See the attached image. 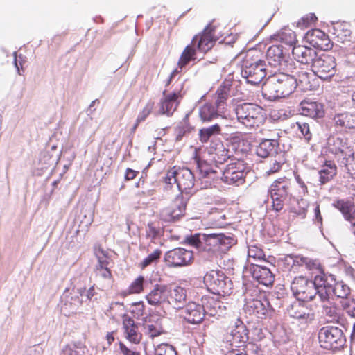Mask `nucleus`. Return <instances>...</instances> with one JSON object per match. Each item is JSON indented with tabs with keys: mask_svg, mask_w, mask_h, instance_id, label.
Returning <instances> with one entry per match:
<instances>
[{
	"mask_svg": "<svg viewBox=\"0 0 355 355\" xmlns=\"http://www.w3.org/2000/svg\"><path fill=\"white\" fill-rule=\"evenodd\" d=\"M297 86L293 76L284 73H275L270 76L262 87V94L268 100L273 101L285 98L291 94Z\"/></svg>",
	"mask_w": 355,
	"mask_h": 355,
	"instance_id": "f257e3e1",
	"label": "nucleus"
},
{
	"mask_svg": "<svg viewBox=\"0 0 355 355\" xmlns=\"http://www.w3.org/2000/svg\"><path fill=\"white\" fill-rule=\"evenodd\" d=\"M236 114L238 121L249 128H258L266 121L263 110L252 103L239 105L236 108Z\"/></svg>",
	"mask_w": 355,
	"mask_h": 355,
	"instance_id": "f03ea898",
	"label": "nucleus"
},
{
	"mask_svg": "<svg viewBox=\"0 0 355 355\" xmlns=\"http://www.w3.org/2000/svg\"><path fill=\"white\" fill-rule=\"evenodd\" d=\"M292 181L286 176L275 180L270 184L268 192L272 198V207L276 211L283 209L284 202L292 196Z\"/></svg>",
	"mask_w": 355,
	"mask_h": 355,
	"instance_id": "7ed1b4c3",
	"label": "nucleus"
},
{
	"mask_svg": "<svg viewBox=\"0 0 355 355\" xmlns=\"http://www.w3.org/2000/svg\"><path fill=\"white\" fill-rule=\"evenodd\" d=\"M164 182L168 184L175 183L181 192H187L193 187L195 179L189 168L173 166L167 171Z\"/></svg>",
	"mask_w": 355,
	"mask_h": 355,
	"instance_id": "20e7f679",
	"label": "nucleus"
},
{
	"mask_svg": "<svg viewBox=\"0 0 355 355\" xmlns=\"http://www.w3.org/2000/svg\"><path fill=\"white\" fill-rule=\"evenodd\" d=\"M204 283L210 292L216 295H226L230 293L231 288L227 285V277L220 270H211L204 276Z\"/></svg>",
	"mask_w": 355,
	"mask_h": 355,
	"instance_id": "39448f33",
	"label": "nucleus"
},
{
	"mask_svg": "<svg viewBox=\"0 0 355 355\" xmlns=\"http://www.w3.org/2000/svg\"><path fill=\"white\" fill-rule=\"evenodd\" d=\"M337 64L334 56L327 53L318 55L311 65L312 71L320 78L329 80L337 71Z\"/></svg>",
	"mask_w": 355,
	"mask_h": 355,
	"instance_id": "423d86ee",
	"label": "nucleus"
},
{
	"mask_svg": "<svg viewBox=\"0 0 355 355\" xmlns=\"http://www.w3.org/2000/svg\"><path fill=\"white\" fill-rule=\"evenodd\" d=\"M291 288L297 300L309 302L318 299L314 282L309 281L305 277H295Z\"/></svg>",
	"mask_w": 355,
	"mask_h": 355,
	"instance_id": "0eeeda50",
	"label": "nucleus"
},
{
	"mask_svg": "<svg viewBox=\"0 0 355 355\" xmlns=\"http://www.w3.org/2000/svg\"><path fill=\"white\" fill-rule=\"evenodd\" d=\"M247 166L243 160L236 159L228 164L223 172L221 180L228 184L237 186L245 182Z\"/></svg>",
	"mask_w": 355,
	"mask_h": 355,
	"instance_id": "6e6552de",
	"label": "nucleus"
},
{
	"mask_svg": "<svg viewBox=\"0 0 355 355\" xmlns=\"http://www.w3.org/2000/svg\"><path fill=\"white\" fill-rule=\"evenodd\" d=\"M187 200L182 193H180L172 200L166 207L159 212V218L168 223L175 222L185 214Z\"/></svg>",
	"mask_w": 355,
	"mask_h": 355,
	"instance_id": "1a4fd4ad",
	"label": "nucleus"
},
{
	"mask_svg": "<svg viewBox=\"0 0 355 355\" xmlns=\"http://www.w3.org/2000/svg\"><path fill=\"white\" fill-rule=\"evenodd\" d=\"M183 84L180 88L174 89L173 92H163L162 98L159 102V114H165L168 116H171L175 111L178 107L182 98L184 93L182 92Z\"/></svg>",
	"mask_w": 355,
	"mask_h": 355,
	"instance_id": "9d476101",
	"label": "nucleus"
},
{
	"mask_svg": "<svg viewBox=\"0 0 355 355\" xmlns=\"http://www.w3.org/2000/svg\"><path fill=\"white\" fill-rule=\"evenodd\" d=\"M320 346L326 349H336L343 345V334L335 327H326L320 329L318 334Z\"/></svg>",
	"mask_w": 355,
	"mask_h": 355,
	"instance_id": "9b49d317",
	"label": "nucleus"
},
{
	"mask_svg": "<svg viewBox=\"0 0 355 355\" xmlns=\"http://www.w3.org/2000/svg\"><path fill=\"white\" fill-rule=\"evenodd\" d=\"M216 25L209 23L201 33L196 35L192 38L191 42L198 51L207 53L214 46L216 41L218 39L216 35Z\"/></svg>",
	"mask_w": 355,
	"mask_h": 355,
	"instance_id": "f8f14e48",
	"label": "nucleus"
},
{
	"mask_svg": "<svg viewBox=\"0 0 355 355\" xmlns=\"http://www.w3.org/2000/svg\"><path fill=\"white\" fill-rule=\"evenodd\" d=\"M313 282L317 287L319 301L322 303L328 302L331 289L335 284V276L331 274L327 275L322 270L315 276Z\"/></svg>",
	"mask_w": 355,
	"mask_h": 355,
	"instance_id": "ddd939ff",
	"label": "nucleus"
},
{
	"mask_svg": "<svg viewBox=\"0 0 355 355\" xmlns=\"http://www.w3.org/2000/svg\"><path fill=\"white\" fill-rule=\"evenodd\" d=\"M230 343V349H245L248 340V331L242 321L238 320L235 325L232 328L230 333L226 337Z\"/></svg>",
	"mask_w": 355,
	"mask_h": 355,
	"instance_id": "4468645a",
	"label": "nucleus"
},
{
	"mask_svg": "<svg viewBox=\"0 0 355 355\" xmlns=\"http://www.w3.org/2000/svg\"><path fill=\"white\" fill-rule=\"evenodd\" d=\"M165 262L169 267H181L191 264L193 260V254L191 250L177 248L165 254Z\"/></svg>",
	"mask_w": 355,
	"mask_h": 355,
	"instance_id": "2eb2a0df",
	"label": "nucleus"
},
{
	"mask_svg": "<svg viewBox=\"0 0 355 355\" xmlns=\"http://www.w3.org/2000/svg\"><path fill=\"white\" fill-rule=\"evenodd\" d=\"M245 310L250 314L254 315L259 318L270 316L274 311L268 300L265 297L248 300L245 304Z\"/></svg>",
	"mask_w": 355,
	"mask_h": 355,
	"instance_id": "dca6fc26",
	"label": "nucleus"
},
{
	"mask_svg": "<svg viewBox=\"0 0 355 355\" xmlns=\"http://www.w3.org/2000/svg\"><path fill=\"white\" fill-rule=\"evenodd\" d=\"M184 319L189 323L197 324L201 323L206 315L203 304L189 302L182 311Z\"/></svg>",
	"mask_w": 355,
	"mask_h": 355,
	"instance_id": "f3484780",
	"label": "nucleus"
},
{
	"mask_svg": "<svg viewBox=\"0 0 355 355\" xmlns=\"http://www.w3.org/2000/svg\"><path fill=\"white\" fill-rule=\"evenodd\" d=\"M122 328L125 338L130 343L135 345L140 343L142 334L139 331L137 322L127 314L122 316Z\"/></svg>",
	"mask_w": 355,
	"mask_h": 355,
	"instance_id": "a211bd4d",
	"label": "nucleus"
},
{
	"mask_svg": "<svg viewBox=\"0 0 355 355\" xmlns=\"http://www.w3.org/2000/svg\"><path fill=\"white\" fill-rule=\"evenodd\" d=\"M95 254L98 260L94 268L96 275L105 279H112V271L109 268L110 261L107 252L102 247L99 246L96 250Z\"/></svg>",
	"mask_w": 355,
	"mask_h": 355,
	"instance_id": "6ab92c4d",
	"label": "nucleus"
},
{
	"mask_svg": "<svg viewBox=\"0 0 355 355\" xmlns=\"http://www.w3.org/2000/svg\"><path fill=\"white\" fill-rule=\"evenodd\" d=\"M167 292V284H156L146 295L145 299L148 304L155 307H158L166 304Z\"/></svg>",
	"mask_w": 355,
	"mask_h": 355,
	"instance_id": "aec40b11",
	"label": "nucleus"
},
{
	"mask_svg": "<svg viewBox=\"0 0 355 355\" xmlns=\"http://www.w3.org/2000/svg\"><path fill=\"white\" fill-rule=\"evenodd\" d=\"M331 152L335 155L338 162L344 164L347 168L346 163H350L355 156L354 150L342 139L337 138L334 141V147Z\"/></svg>",
	"mask_w": 355,
	"mask_h": 355,
	"instance_id": "412c9836",
	"label": "nucleus"
},
{
	"mask_svg": "<svg viewBox=\"0 0 355 355\" xmlns=\"http://www.w3.org/2000/svg\"><path fill=\"white\" fill-rule=\"evenodd\" d=\"M306 38L308 42L315 48L324 51L331 48L329 36L320 29L315 28L309 31Z\"/></svg>",
	"mask_w": 355,
	"mask_h": 355,
	"instance_id": "4be33fe9",
	"label": "nucleus"
},
{
	"mask_svg": "<svg viewBox=\"0 0 355 355\" xmlns=\"http://www.w3.org/2000/svg\"><path fill=\"white\" fill-rule=\"evenodd\" d=\"M300 113L312 119H320L324 116V105L318 101L303 100L300 104Z\"/></svg>",
	"mask_w": 355,
	"mask_h": 355,
	"instance_id": "5701e85b",
	"label": "nucleus"
},
{
	"mask_svg": "<svg viewBox=\"0 0 355 355\" xmlns=\"http://www.w3.org/2000/svg\"><path fill=\"white\" fill-rule=\"evenodd\" d=\"M292 54L298 62L306 65H312L318 55L315 49L303 45L294 46Z\"/></svg>",
	"mask_w": 355,
	"mask_h": 355,
	"instance_id": "b1692460",
	"label": "nucleus"
},
{
	"mask_svg": "<svg viewBox=\"0 0 355 355\" xmlns=\"http://www.w3.org/2000/svg\"><path fill=\"white\" fill-rule=\"evenodd\" d=\"M218 296L205 295L201 299L206 313L211 316H220L226 310V306L219 300Z\"/></svg>",
	"mask_w": 355,
	"mask_h": 355,
	"instance_id": "393cba45",
	"label": "nucleus"
},
{
	"mask_svg": "<svg viewBox=\"0 0 355 355\" xmlns=\"http://www.w3.org/2000/svg\"><path fill=\"white\" fill-rule=\"evenodd\" d=\"M266 64H258L253 67L242 69V75L248 83L252 85L259 84L266 76Z\"/></svg>",
	"mask_w": 355,
	"mask_h": 355,
	"instance_id": "a878e982",
	"label": "nucleus"
},
{
	"mask_svg": "<svg viewBox=\"0 0 355 355\" xmlns=\"http://www.w3.org/2000/svg\"><path fill=\"white\" fill-rule=\"evenodd\" d=\"M232 146L220 140L214 142L211 146L214 160L218 164H223L233 157V152L230 150Z\"/></svg>",
	"mask_w": 355,
	"mask_h": 355,
	"instance_id": "bb28decb",
	"label": "nucleus"
},
{
	"mask_svg": "<svg viewBox=\"0 0 355 355\" xmlns=\"http://www.w3.org/2000/svg\"><path fill=\"white\" fill-rule=\"evenodd\" d=\"M304 301L297 300L292 303L288 308V315L296 319L304 320L306 322L311 321L314 318V314L305 306Z\"/></svg>",
	"mask_w": 355,
	"mask_h": 355,
	"instance_id": "cd10ccee",
	"label": "nucleus"
},
{
	"mask_svg": "<svg viewBox=\"0 0 355 355\" xmlns=\"http://www.w3.org/2000/svg\"><path fill=\"white\" fill-rule=\"evenodd\" d=\"M166 304L171 305L175 309L181 308L187 300V291L181 286L173 288L168 286V292Z\"/></svg>",
	"mask_w": 355,
	"mask_h": 355,
	"instance_id": "c85d7f7f",
	"label": "nucleus"
},
{
	"mask_svg": "<svg viewBox=\"0 0 355 355\" xmlns=\"http://www.w3.org/2000/svg\"><path fill=\"white\" fill-rule=\"evenodd\" d=\"M252 277L264 286H270L274 282V275L270 270L265 266L251 262Z\"/></svg>",
	"mask_w": 355,
	"mask_h": 355,
	"instance_id": "c756f323",
	"label": "nucleus"
},
{
	"mask_svg": "<svg viewBox=\"0 0 355 355\" xmlns=\"http://www.w3.org/2000/svg\"><path fill=\"white\" fill-rule=\"evenodd\" d=\"M143 322L145 334L149 338H154L166 333L160 319L152 321L150 318L146 317Z\"/></svg>",
	"mask_w": 355,
	"mask_h": 355,
	"instance_id": "7c9ffc66",
	"label": "nucleus"
},
{
	"mask_svg": "<svg viewBox=\"0 0 355 355\" xmlns=\"http://www.w3.org/2000/svg\"><path fill=\"white\" fill-rule=\"evenodd\" d=\"M202 251L207 252L210 256V261L216 259L218 257V241L216 234H204L202 237Z\"/></svg>",
	"mask_w": 355,
	"mask_h": 355,
	"instance_id": "2f4dec72",
	"label": "nucleus"
},
{
	"mask_svg": "<svg viewBox=\"0 0 355 355\" xmlns=\"http://www.w3.org/2000/svg\"><path fill=\"white\" fill-rule=\"evenodd\" d=\"M279 143L276 139H263L257 147V155L262 158H266L277 152Z\"/></svg>",
	"mask_w": 355,
	"mask_h": 355,
	"instance_id": "473e14b6",
	"label": "nucleus"
},
{
	"mask_svg": "<svg viewBox=\"0 0 355 355\" xmlns=\"http://www.w3.org/2000/svg\"><path fill=\"white\" fill-rule=\"evenodd\" d=\"M197 49L191 42L183 49L178 61L180 69L185 68L191 62L197 60Z\"/></svg>",
	"mask_w": 355,
	"mask_h": 355,
	"instance_id": "72a5a7b5",
	"label": "nucleus"
},
{
	"mask_svg": "<svg viewBox=\"0 0 355 355\" xmlns=\"http://www.w3.org/2000/svg\"><path fill=\"white\" fill-rule=\"evenodd\" d=\"M271 39L275 42H279L289 46L294 45L297 41L295 32L288 28H282L274 34Z\"/></svg>",
	"mask_w": 355,
	"mask_h": 355,
	"instance_id": "f704fd0d",
	"label": "nucleus"
},
{
	"mask_svg": "<svg viewBox=\"0 0 355 355\" xmlns=\"http://www.w3.org/2000/svg\"><path fill=\"white\" fill-rule=\"evenodd\" d=\"M337 174L336 164L330 160H327L319 171V181L321 184H324L331 181Z\"/></svg>",
	"mask_w": 355,
	"mask_h": 355,
	"instance_id": "c9c22d12",
	"label": "nucleus"
},
{
	"mask_svg": "<svg viewBox=\"0 0 355 355\" xmlns=\"http://www.w3.org/2000/svg\"><path fill=\"white\" fill-rule=\"evenodd\" d=\"M144 277L142 275L138 276L131 282L127 289L123 290L120 293V295L123 297H126L131 295L141 293L144 291Z\"/></svg>",
	"mask_w": 355,
	"mask_h": 355,
	"instance_id": "e433bc0d",
	"label": "nucleus"
},
{
	"mask_svg": "<svg viewBox=\"0 0 355 355\" xmlns=\"http://www.w3.org/2000/svg\"><path fill=\"white\" fill-rule=\"evenodd\" d=\"M220 111L209 103L204 104L199 108V116L203 122H210L218 118Z\"/></svg>",
	"mask_w": 355,
	"mask_h": 355,
	"instance_id": "4c0bfd02",
	"label": "nucleus"
},
{
	"mask_svg": "<svg viewBox=\"0 0 355 355\" xmlns=\"http://www.w3.org/2000/svg\"><path fill=\"white\" fill-rule=\"evenodd\" d=\"M261 53L257 49H249L243 58L242 69L253 67L258 64H264L265 62L261 59Z\"/></svg>",
	"mask_w": 355,
	"mask_h": 355,
	"instance_id": "58836bf2",
	"label": "nucleus"
},
{
	"mask_svg": "<svg viewBox=\"0 0 355 355\" xmlns=\"http://www.w3.org/2000/svg\"><path fill=\"white\" fill-rule=\"evenodd\" d=\"M313 75L305 71H300L297 73V86L304 91H312L315 89V85L312 80Z\"/></svg>",
	"mask_w": 355,
	"mask_h": 355,
	"instance_id": "ea45409f",
	"label": "nucleus"
},
{
	"mask_svg": "<svg viewBox=\"0 0 355 355\" xmlns=\"http://www.w3.org/2000/svg\"><path fill=\"white\" fill-rule=\"evenodd\" d=\"M230 96V88L220 86L215 93V107L219 111L225 110L226 101Z\"/></svg>",
	"mask_w": 355,
	"mask_h": 355,
	"instance_id": "a19ab883",
	"label": "nucleus"
},
{
	"mask_svg": "<svg viewBox=\"0 0 355 355\" xmlns=\"http://www.w3.org/2000/svg\"><path fill=\"white\" fill-rule=\"evenodd\" d=\"M334 120L337 125L347 128H355V114L345 112L336 114Z\"/></svg>",
	"mask_w": 355,
	"mask_h": 355,
	"instance_id": "79ce46f5",
	"label": "nucleus"
},
{
	"mask_svg": "<svg viewBox=\"0 0 355 355\" xmlns=\"http://www.w3.org/2000/svg\"><path fill=\"white\" fill-rule=\"evenodd\" d=\"M294 262L297 263L300 266H305L310 270H318L319 273L320 271L323 270L320 261L316 259H311L303 257H297L294 260Z\"/></svg>",
	"mask_w": 355,
	"mask_h": 355,
	"instance_id": "37998d69",
	"label": "nucleus"
},
{
	"mask_svg": "<svg viewBox=\"0 0 355 355\" xmlns=\"http://www.w3.org/2000/svg\"><path fill=\"white\" fill-rule=\"evenodd\" d=\"M218 241V256L226 252L234 243V239L232 236H225L223 234H216Z\"/></svg>",
	"mask_w": 355,
	"mask_h": 355,
	"instance_id": "c03bdc74",
	"label": "nucleus"
},
{
	"mask_svg": "<svg viewBox=\"0 0 355 355\" xmlns=\"http://www.w3.org/2000/svg\"><path fill=\"white\" fill-rule=\"evenodd\" d=\"M220 132L221 128L218 124H214L208 128L200 129L199 131V139L202 143H207L212 135H218Z\"/></svg>",
	"mask_w": 355,
	"mask_h": 355,
	"instance_id": "a18cd8bd",
	"label": "nucleus"
},
{
	"mask_svg": "<svg viewBox=\"0 0 355 355\" xmlns=\"http://www.w3.org/2000/svg\"><path fill=\"white\" fill-rule=\"evenodd\" d=\"M248 257L249 262L265 260L266 255L263 250L256 245H250L248 247Z\"/></svg>",
	"mask_w": 355,
	"mask_h": 355,
	"instance_id": "49530a36",
	"label": "nucleus"
},
{
	"mask_svg": "<svg viewBox=\"0 0 355 355\" xmlns=\"http://www.w3.org/2000/svg\"><path fill=\"white\" fill-rule=\"evenodd\" d=\"M334 206L342 212L347 220H351L353 204L350 201L340 200L334 203Z\"/></svg>",
	"mask_w": 355,
	"mask_h": 355,
	"instance_id": "de8ad7c7",
	"label": "nucleus"
},
{
	"mask_svg": "<svg viewBox=\"0 0 355 355\" xmlns=\"http://www.w3.org/2000/svg\"><path fill=\"white\" fill-rule=\"evenodd\" d=\"M309 203L304 199H300L297 201V205L292 207L291 212L294 214L295 216H299L301 218H304L308 211Z\"/></svg>",
	"mask_w": 355,
	"mask_h": 355,
	"instance_id": "09e8293b",
	"label": "nucleus"
},
{
	"mask_svg": "<svg viewBox=\"0 0 355 355\" xmlns=\"http://www.w3.org/2000/svg\"><path fill=\"white\" fill-rule=\"evenodd\" d=\"M345 26L344 24H337L334 27V35L337 38L338 42L343 43L351 35V31Z\"/></svg>",
	"mask_w": 355,
	"mask_h": 355,
	"instance_id": "8fccbe9b",
	"label": "nucleus"
},
{
	"mask_svg": "<svg viewBox=\"0 0 355 355\" xmlns=\"http://www.w3.org/2000/svg\"><path fill=\"white\" fill-rule=\"evenodd\" d=\"M331 291L333 293L339 298H347L350 294L349 287L345 284L343 282H335Z\"/></svg>",
	"mask_w": 355,
	"mask_h": 355,
	"instance_id": "3c124183",
	"label": "nucleus"
},
{
	"mask_svg": "<svg viewBox=\"0 0 355 355\" xmlns=\"http://www.w3.org/2000/svg\"><path fill=\"white\" fill-rule=\"evenodd\" d=\"M318 18L314 13H308L297 21L296 26L300 29H305L315 24Z\"/></svg>",
	"mask_w": 355,
	"mask_h": 355,
	"instance_id": "603ef678",
	"label": "nucleus"
},
{
	"mask_svg": "<svg viewBox=\"0 0 355 355\" xmlns=\"http://www.w3.org/2000/svg\"><path fill=\"white\" fill-rule=\"evenodd\" d=\"M196 159L198 168L202 178H205L211 174H215L216 172L212 168V166L206 161L201 160L199 158Z\"/></svg>",
	"mask_w": 355,
	"mask_h": 355,
	"instance_id": "864d4df0",
	"label": "nucleus"
},
{
	"mask_svg": "<svg viewBox=\"0 0 355 355\" xmlns=\"http://www.w3.org/2000/svg\"><path fill=\"white\" fill-rule=\"evenodd\" d=\"M145 310L146 305L143 301L133 302L130 308V312L136 319H139L144 316Z\"/></svg>",
	"mask_w": 355,
	"mask_h": 355,
	"instance_id": "5fc2aeb1",
	"label": "nucleus"
},
{
	"mask_svg": "<svg viewBox=\"0 0 355 355\" xmlns=\"http://www.w3.org/2000/svg\"><path fill=\"white\" fill-rule=\"evenodd\" d=\"M162 251L159 249H156L152 253L148 255L141 263L140 267L142 269L146 268L154 262H157L161 257Z\"/></svg>",
	"mask_w": 355,
	"mask_h": 355,
	"instance_id": "6e6d98bb",
	"label": "nucleus"
},
{
	"mask_svg": "<svg viewBox=\"0 0 355 355\" xmlns=\"http://www.w3.org/2000/svg\"><path fill=\"white\" fill-rule=\"evenodd\" d=\"M155 355H178V353L172 345L160 344L155 348Z\"/></svg>",
	"mask_w": 355,
	"mask_h": 355,
	"instance_id": "4d7b16f0",
	"label": "nucleus"
},
{
	"mask_svg": "<svg viewBox=\"0 0 355 355\" xmlns=\"http://www.w3.org/2000/svg\"><path fill=\"white\" fill-rule=\"evenodd\" d=\"M155 106V103L153 101H149L146 103L142 110L139 112L137 116V122H142L146 120V119L150 115L152 112Z\"/></svg>",
	"mask_w": 355,
	"mask_h": 355,
	"instance_id": "13d9d810",
	"label": "nucleus"
},
{
	"mask_svg": "<svg viewBox=\"0 0 355 355\" xmlns=\"http://www.w3.org/2000/svg\"><path fill=\"white\" fill-rule=\"evenodd\" d=\"M204 234H196L191 236L190 237L187 238L188 243L201 252L202 248H203L202 239L204 236Z\"/></svg>",
	"mask_w": 355,
	"mask_h": 355,
	"instance_id": "bf43d9fd",
	"label": "nucleus"
},
{
	"mask_svg": "<svg viewBox=\"0 0 355 355\" xmlns=\"http://www.w3.org/2000/svg\"><path fill=\"white\" fill-rule=\"evenodd\" d=\"M282 51L278 46L273 45L267 51L266 55L268 58H274V61L279 60L282 56Z\"/></svg>",
	"mask_w": 355,
	"mask_h": 355,
	"instance_id": "052dcab7",
	"label": "nucleus"
},
{
	"mask_svg": "<svg viewBox=\"0 0 355 355\" xmlns=\"http://www.w3.org/2000/svg\"><path fill=\"white\" fill-rule=\"evenodd\" d=\"M234 143H237L239 146L242 145L243 148L241 149V151H248L250 150V144L245 138V135L241 137H234L232 138Z\"/></svg>",
	"mask_w": 355,
	"mask_h": 355,
	"instance_id": "680f3d73",
	"label": "nucleus"
},
{
	"mask_svg": "<svg viewBox=\"0 0 355 355\" xmlns=\"http://www.w3.org/2000/svg\"><path fill=\"white\" fill-rule=\"evenodd\" d=\"M296 125L300 131L301 135L304 136L307 140L311 139V135L310 133L309 125L306 123L297 122Z\"/></svg>",
	"mask_w": 355,
	"mask_h": 355,
	"instance_id": "e2e57ef3",
	"label": "nucleus"
},
{
	"mask_svg": "<svg viewBox=\"0 0 355 355\" xmlns=\"http://www.w3.org/2000/svg\"><path fill=\"white\" fill-rule=\"evenodd\" d=\"M119 350L122 355H141L139 351L128 347L123 343H119Z\"/></svg>",
	"mask_w": 355,
	"mask_h": 355,
	"instance_id": "0e129e2a",
	"label": "nucleus"
},
{
	"mask_svg": "<svg viewBox=\"0 0 355 355\" xmlns=\"http://www.w3.org/2000/svg\"><path fill=\"white\" fill-rule=\"evenodd\" d=\"M188 132V128L185 125L178 126L175 130V141H180Z\"/></svg>",
	"mask_w": 355,
	"mask_h": 355,
	"instance_id": "69168bd1",
	"label": "nucleus"
},
{
	"mask_svg": "<svg viewBox=\"0 0 355 355\" xmlns=\"http://www.w3.org/2000/svg\"><path fill=\"white\" fill-rule=\"evenodd\" d=\"M344 308L349 315L355 318V300L348 301V302L345 304Z\"/></svg>",
	"mask_w": 355,
	"mask_h": 355,
	"instance_id": "338daca9",
	"label": "nucleus"
},
{
	"mask_svg": "<svg viewBox=\"0 0 355 355\" xmlns=\"http://www.w3.org/2000/svg\"><path fill=\"white\" fill-rule=\"evenodd\" d=\"M282 166V164L280 162L275 160V162L270 164V168L267 171L266 173L268 175H271L277 173L281 170Z\"/></svg>",
	"mask_w": 355,
	"mask_h": 355,
	"instance_id": "774afa93",
	"label": "nucleus"
}]
</instances>
